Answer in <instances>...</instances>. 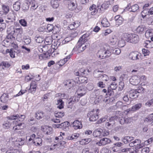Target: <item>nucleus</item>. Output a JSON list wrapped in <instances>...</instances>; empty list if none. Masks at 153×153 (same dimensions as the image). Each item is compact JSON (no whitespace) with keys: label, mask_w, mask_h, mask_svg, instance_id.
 Returning <instances> with one entry per match:
<instances>
[{"label":"nucleus","mask_w":153,"mask_h":153,"mask_svg":"<svg viewBox=\"0 0 153 153\" xmlns=\"http://www.w3.org/2000/svg\"><path fill=\"white\" fill-rule=\"evenodd\" d=\"M134 138L131 136H126L123 139V141L125 143H127L134 140Z\"/></svg>","instance_id":"28"},{"label":"nucleus","mask_w":153,"mask_h":153,"mask_svg":"<svg viewBox=\"0 0 153 153\" xmlns=\"http://www.w3.org/2000/svg\"><path fill=\"white\" fill-rule=\"evenodd\" d=\"M109 87H110V88L112 89L115 90L117 88V85L115 82H113L111 83V85L109 86Z\"/></svg>","instance_id":"63"},{"label":"nucleus","mask_w":153,"mask_h":153,"mask_svg":"<svg viewBox=\"0 0 153 153\" xmlns=\"http://www.w3.org/2000/svg\"><path fill=\"white\" fill-rule=\"evenodd\" d=\"M13 15L14 14L13 13H9L6 18V22L7 23L9 22H13Z\"/></svg>","instance_id":"38"},{"label":"nucleus","mask_w":153,"mask_h":153,"mask_svg":"<svg viewBox=\"0 0 153 153\" xmlns=\"http://www.w3.org/2000/svg\"><path fill=\"white\" fill-rule=\"evenodd\" d=\"M147 22L149 25H153V16H151L148 18Z\"/></svg>","instance_id":"52"},{"label":"nucleus","mask_w":153,"mask_h":153,"mask_svg":"<svg viewBox=\"0 0 153 153\" xmlns=\"http://www.w3.org/2000/svg\"><path fill=\"white\" fill-rule=\"evenodd\" d=\"M79 98L78 97L76 96H74L73 97L72 100L70 101L69 103L73 104L74 102H77L79 100Z\"/></svg>","instance_id":"49"},{"label":"nucleus","mask_w":153,"mask_h":153,"mask_svg":"<svg viewBox=\"0 0 153 153\" xmlns=\"http://www.w3.org/2000/svg\"><path fill=\"white\" fill-rule=\"evenodd\" d=\"M13 124L14 126L13 127V129L14 131L19 129H23L25 128L26 127V125L25 123L19 122L18 120L14 121Z\"/></svg>","instance_id":"3"},{"label":"nucleus","mask_w":153,"mask_h":153,"mask_svg":"<svg viewBox=\"0 0 153 153\" xmlns=\"http://www.w3.org/2000/svg\"><path fill=\"white\" fill-rule=\"evenodd\" d=\"M111 142V140L108 138H104L100 140L99 141L96 143L97 145L99 146H103L108 143H109Z\"/></svg>","instance_id":"8"},{"label":"nucleus","mask_w":153,"mask_h":153,"mask_svg":"<svg viewBox=\"0 0 153 153\" xmlns=\"http://www.w3.org/2000/svg\"><path fill=\"white\" fill-rule=\"evenodd\" d=\"M139 9V7L137 4L133 5L131 7L130 11L135 12L137 11Z\"/></svg>","instance_id":"47"},{"label":"nucleus","mask_w":153,"mask_h":153,"mask_svg":"<svg viewBox=\"0 0 153 153\" xmlns=\"http://www.w3.org/2000/svg\"><path fill=\"white\" fill-rule=\"evenodd\" d=\"M99 109H93L88 113V117L89 118L90 121H94L98 118Z\"/></svg>","instance_id":"2"},{"label":"nucleus","mask_w":153,"mask_h":153,"mask_svg":"<svg viewBox=\"0 0 153 153\" xmlns=\"http://www.w3.org/2000/svg\"><path fill=\"white\" fill-rule=\"evenodd\" d=\"M113 89H112L110 88V87H108L107 90V92L106 94L107 95L111 96L112 94H113Z\"/></svg>","instance_id":"56"},{"label":"nucleus","mask_w":153,"mask_h":153,"mask_svg":"<svg viewBox=\"0 0 153 153\" xmlns=\"http://www.w3.org/2000/svg\"><path fill=\"white\" fill-rule=\"evenodd\" d=\"M89 10L91 11V14L92 15H95L97 12V10L96 8V6L94 4H93L89 8Z\"/></svg>","instance_id":"27"},{"label":"nucleus","mask_w":153,"mask_h":153,"mask_svg":"<svg viewBox=\"0 0 153 153\" xmlns=\"http://www.w3.org/2000/svg\"><path fill=\"white\" fill-rule=\"evenodd\" d=\"M44 116V113L41 111H38L35 114V117L37 119L39 120Z\"/></svg>","instance_id":"36"},{"label":"nucleus","mask_w":153,"mask_h":153,"mask_svg":"<svg viewBox=\"0 0 153 153\" xmlns=\"http://www.w3.org/2000/svg\"><path fill=\"white\" fill-rule=\"evenodd\" d=\"M138 95L139 94L135 89H131L129 92V96L130 98H137Z\"/></svg>","instance_id":"17"},{"label":"nucleus","mask_w":153,"mask_h":153,"mask_svg":"<svg viewBox=\"0 0 153 153\" xmlns=\"http://www.w3.org/2000/svg\"><path fill=\"white\" fill-rule=\"evenodd\" d=\"M123 18H120L119 19L116 21V25L119 26L123 23Z\"/></svg>","instance_id":"58"},{"label":"nucleus","mask_w":153,"mask_h":153,"mask_svg":"<svg viewBox=\"0 0 153 153\" xmlns=\"http://www.w3.org/2000/svg\"><path fill=\"white\" fill-rule=\"evenodd\" d=\"M145 36L147 38L153 36V30L150 29L147 30L145 32Z\"/></svg>","instance_id":"31"},{"label":"nucleus","mask_w":153,"mask_h":153,"mask_svg":"<svg viewBox=\"0 0 153 153\" xmlns=\"http://www.w3.org/2000/svg\"><path fill=\"white\" fill-rule=\"evenodd\" d=\"M19 22L20 24L23 27H26L27 26V22L24 19H21L19 21Z\"/></svg>","instance_id":"55"},{"label":"nucleus","mask_w":153,"mask_h":153,"mask_svg":"<svg viewBox=\"0 0 153 153\" xmlns=\"http://www.w3.org/2000/svg\"><path fill=\"white\" fill-rule=\"evenodd\" d=\"M53 28V25L51 24H48L47 27V29L48 32H51Z\"/></svg>","instance_id":"62"},{"label":"nucleus","mask_w":153,"mask_h":153,"mask_svg":"<svg viewBox=\"0 0 153 153\" xmlns=\"http://www.w3.org/2000/svg\"><path fill=\"white\" fill-rule=\"evenodd\" d=\"M142 51L144 56L148 55L150 53V51L149 50L145 48L142 49Z\"/></svg>","instance_id":"61"},{"label":"nucleus","mask_w":153,"mask_h":153,"mask_svg":"<svg viewBox=\"0 0 153 153\" xmlns=\"http://www.w3.org/2000/svg\"><path fill=\"white\" fill-rule=\"evenodd\" d=\"M52 39L51 36H48L45 38V42L46 45H50L52 43Z\"/></svg>","instance_id":"42"},{"label":"nucleus","mask_w":153,"mask_h":153,"mask_svg":"<svg viewBox=\"0 0 153 153\" xmlns=\"http://www.w3.org/2000/svg\"><path fill=\"white\" fill-rule=\"evenodd\" d=\"M21 4L19 1H17L13 4V7L14 10L18 11L20 8Z\"/></svg>","instance_id":"34"},{"label":"nucleus","mask_w":153,"mask_h":153,"mask_svg":"<svg viewBox=\"0 0 153 153\" xmlns=\"http://www.w3.org/2000/svg\"><path fill=\"white\" fill-rule=\"evenodd\" d=\"M36 82L35 81L32 82L30 84V88L29 89V92L32 94L34 93L36 90Z\"/></svg>","instance_id":"15"},{"label":"nucleus","mask_w":153,"mask_h":153,"mask_svg":"<svg viewBox=\"0 0 153 153\" xmlns=\"http://www.w3.org/2000/svg\"><path fill=\"white\" fill-rule=\"evenodd\" d=\"M75 84V82L73 80H69L68 81L65 85L68 87H71L73 86Z\"/></svg>","instance_id":"45"},{"label":"nucleus","mask_w":153,"mask_h":153,"mask_svg":"<svg viewBox=\"0 0 153 153\" xmlns=\"http://www.w3.org/2000/svg\"><path fill=\"white\" fill-rule=\"evenodd\" d=\"M100 153H110L111 151L106 148H103L100 151Z\"/></svg>","instance_id":"54"},{"label":"nucleus","mask_w":153,"mask_h":153,"mask_svg":"<svg viewBox=\"0 0 153 153\" xmlns=\"http://www.w3.org/2000/svg\"><path fill=\"white\" fill-rule=\"evenodd\" d=\"M25 142V139L24 138H18L13 143L14 146L19 147V146L23 145Z\"/></svg>","instance_id":"11"},{"label":"nucleus","mask_w":153,"mask_h":153,"mask_svg":"<svg viewBox=\"0 0 153 153\" xmlns=\"http://www.w3.org/2000/svg\"><path fill=\"white\" fill-rule=\"evenodd\" d=\"M2 9L3 11H0V15H1L4 13L5 14H6L9 11V7L7 6L2 5Z\"/></svg>","instance_id":"25"},{"label":"nucleus","mask_w":153,"mask_h":153,"mask_svg":"<svg viewBox=\"0 0 153 153\" xmlns=\"http://www.w3.org/2000/svg\"><path fill=\"white\" fill-rule=\"evenodd\" d=\"M108 116H105L104 117L101 118L97 121V123L98 124L101 123L105 121L108 119Z\"/></svg>","instance_id":"57"},{"label":"nucleus","mask_w":153,"mask_h":153,"mask_svg":"<svg viewBox=\"0 0 153 153\" xmlns=\"http://www.w3.org/2000/svg\"><path fill=\"white\" fill-rule=\"evenodd\" d=\"M65 135V133L60 132L59 136H58V137H55L56 140L58 141H59L60 140H63L64 139V136Z\"/></svg>","instance_id":"41"},{"label":"nucleus","mask_w":153,"mask_h":153,"mask_svg":"<svg viewBox=\"0 0 153 153\" xmlns=\"http://www.w3.org/2000/svg\"><path fill=\"white\" fill-rule=\"evenodd\" d=\"M135 90H137V92L139 94V93L144 92V89L141 86H139L137 89H135Z\"/></svg>","instance_id":"60"},{"label":"nucleus","mask_w":153,"mask_h":153,"mask_svg":"<svg viewBox=\"0 0 153 153\" xmlns=\"http://www.w3.org/2000/svg\"><path fill=\"white\" fill-rule=\"evenodd\" d=\"M100 72L99 71H95L94 73V76L97 78L100 77L103 80L108 81V76L105 74H99V73Z\"/></svg>","instance_id":"10"},{"label":"nucleus","mask_w":153,"mask_h":153,"mask_svg":"<svg viewBox=\"0 0 153 153\" xmlns=\"http://www.w3.org/2000/svg\"><path fill=\"white\" fill-rule=\"evenodd\" d=\"M125 118V123L128 124L132 122L133 119L132 117H126Z\"/></svg>","instance_id":"59"},{"label":"nucleus","mask_w":153,"mask_h":153,"mask_svg":"<svg viewBox=\"0 0 153 153\" xmlns=\"http://www.w3.org/2000/svg\"><path fill=\"white\" fill-rule=\"evenodd\" d=\"M142 105L140 103L137 104L133 106L131 108V111H135L141 108Z\"/></svg>","instance_id":"43"},{"label":"nucleus","mask_w":153,"mask_h":153,"mask_svg":"<svg viewBox=\"0 0 153 153\" xmlns=\"http://www.w3.org/2000/svg\"><path fill=\"white\" fill-rule=\"evenodd\" d=\"M76 7L77 4L73 2H71L68 4V7L69 10L71 11L75 10V12L77 13L79 11L76 9Z\"/></svg>","instance_id":"16"},{"label":"nucleus","mask_w":153,"mask_h":153,"mask_svg":"<svg viewBox=\"0 0 153 153\" xmlns=\"http://www.w3.org/2000/svg\"><path fill=\"white\" fill-rule=\"evenodd\" d=\"M109 132L108 130L104 129L102 130V137L103 136H106L109 135Z\"/></svg>","instance_id":"53"},{"label":"nucleus","mask_w":153,"mask_h":153,"mask_svg":"<svg viewBox=\"0 0 153 153\" xmlns=\"http://www.w3.org/2000/svg\"><path fill=\"white\" fill-rule=\"evenodd\" d=\"M56 104L58 105L57 108L60 109H61L64 108V102L62 99H59L58 100Z\"/></svg>","instance_id":"35"},{"label":"nucleus","mask_w":153,"mask_h":153,"mask_svg":"<svg viewBox=\"0 0 153 153\" xmlns=\"http://www.w3.org/2000/svg\"><path fill=\"white\" fill-rule=\"evenodd\" d=\"M102 130L101 128L97 129L93 132V135L95 137H102Z\"/></svg>","instance_id":"18"},{"label":"nucleus","mask_w":153,"mask_h":153,"mask_svg":"<svg viewBox=\"0 0 153 153\" xmlns=\"http://www.w3.org/2000/svg\"><path fill=\"white\" fill-rule=\"evenodd\" d=\"M90 138L82 139L80 141V143L82 145H85L91 141Z\"/></svg>","instance_id":"44"},{"label":"nucleus","mask_w":153,"mask_h":153,"mask_svg":"<svg viewBox=\"0 0 153 153\" xmlns=\"http://www.w3.org/2000/svg\"><path fill=\"white\" fill-rule=\"evenodd\" d=\"M70 125V123L67 122H65L61 124V126L62 127V129L65 131H68L69 130V126Z\"/></svg>","instance_id":"26"},{"label":"nucleus","mask_w":153,"mask_h":153,"mask_svg":"<svg viewBox=\"0 0 153 153\" xmlns=\"http://www.w3.org/2000/svg\"><path fill=\"white\" fill-rule=\"evenodd\" d=\"M25 118V116L24 115L19 114L11 115L7 117V118L9 120H16L18 119L17 120H18L19 122H20L23 121Z\"/></svg>","instance_id":"6"},{"label":"nucleus","mask_w":153,"mask_h":153,"mask_svg":"<svg viewBox=\"0 0 153 153\" xmlns=\"http://www.w3.org/2000/svg\"><path fill=\"white\" fill-rule=\"evenodd\" d=\"M65 114L63 112H58L55 114V116L56 118H61Z\"/></svg>","instance_id":"50"},{"label":"nucleus","mask_w":153,"mask_h":153,"mask_svg":"<svg viewBox=\"0 0 153 153\" xmlns=\"http://www.w3.org/2000/svg\"><path fill=\"white\" fill-rule=\"evenodd\" d=\"M79 25V23L76 24L75 22H73L72 24L69 26V28L70 29H73L74 28H76Z\"/></svg>","instance_id":"48"},{"label":"nucleus","mask_w":153,"mask_h":153,"mask_svg":"<svg viewBox=\"0 0 153 153\" xmlns=\"http://www.w3.org/2000/svg\"><path fill=\"white\" fill-rule=\"evenodd\" d=\"M87 39H84L82 37H81L77 43L76 46L77 47H82V45L87 41Z\"/></svg>","instance_id":"21"},{"label":"nucleus","mask_w":153,"mask_h":153,"mask_svg":"<svg viewBox=\"0 0 153 153\" xmlns=\"http://www.w3.org/2000/svg\"><path fill=\"white\" fill-rule=\"evenodd\" d=\"M141 143V142L140 140L139 139H136L130 143L129 145L130 147L135 146L136 148V146H138L139 144L140 143Z\"/></svg>","instance_id":"30"},{"label":"nucleus","mask_w":153,"mask_h":153,"mask_svg":"<svg viewBox=\"0 0 153 153\" xmlns=\"http://www.w3.org/2000/svg\"><path fill=\"white\" fill-rule=\"evenodd\" d=\"M11 125L10 122L8 120L5 121L3 124V126L4 128H8Z\"/></svg>","instance_id":"51"},{"label":"nucleus","mask_w":153,"mask_h":153,"mask_svg":"<svg viewBox=\"0 0 153 153\" xmlns=\"http://www.w3.org/2000/svg\"><path fill=\"white\" fill-rule=\"evenodd\" d=\"M111 52L107 49L104 48L100 50L97 53V56L99 58L103 59L109 57L111 55Z\"/></svg>","instance_id":"1"},{"label":"nucleus","mask_w":153,"mask_h":153,"mask_svg":"<svg viewBox=\"0 0 153 153\" xmlns=\"http://www.w3.org/2000/svg\"><path fill=\"white\" fill-rule=\"evenodd\" d=\"M9 99V96L7 94L4 93L1 96L0 101L2 102L6 103Z\"/></svg>","instance_id":"22"},{"label":"nucleus","mask_w":153,"mask_h":153,"mask_svg":"<svg viewBox=\"0 0 153 153\" xmlns=\"http://www.w3.org/2000/svg\"><path fill=\"white\" fill-rule=\"evenodd\" d=\"M51 4L52 7L54 9H56L59 6V3L57 0H51Z\"/></svg>","instance_id":"29"},{"label":"nucleus","mask_w":153,"mask_h":153,"mask_svg":"<svg viewBox=\"0 0 153 153\" xmlns=\"http://www.w3.org/2000/svg\"><path fill=\"white\" fill-rule=\"evenodd\" d=\"M146 29V26L145 25H141L139 26L137 28L136 31L137 33H142Z\"/></svg>","instance_id":"23"},{"label":"nucleus","mask_w":153,"mask_h":153,"mask_svg":"<svg viewBox=\"0 0 153 153\" xmlns=\"http://www.w3.org/2000/svg\"><path fill=\"white\" fill-rule=\"evenodd\" d=\"M153 104V98L151 100H149L145 104L146 106L150 107Z\"/></svg>","instance_id":"64"},{"label":"nucleus","mask_w":153,"mask_h":153,"mask_svg":"<svg viewBox=\"0 0 153 153\" xmlns=\"http://www.w3.org/2000/svg\"><path fill=\"white\" fill-rule=\"evenodd\" d=\"M125 41L122 39V38H121L119 39V42L118 43V45L120 47H124L125 45Z\"/></svg>","instance_id":"40"},{"label":"nucleus","mask_w":153,"mask_h":153,"mask_svg":"<svg viewBox=\"0 0 153 153\" xmlns=\"http://www.w3.org/2000/svg\"><path fill=\"white\" fill-rule=\"evenodd\" d=\"M117 118V116H113L109 118V121L106 123L105 126L107 128L111 129L114 127L115 123V120Z\"/></svg>","instance_id":"4"},{"label":"nucleus","mask_w":153,"mask_h":153,"mask_svg":"<svg viewBox=\"0 0 153 153\" xmlns=\"http://www.w3.org/2000/svg\"><path fill=\"white\" fill-rule=\"evenodd\" d=\"M19 150L13 149L12 147L9 148L6 152V153H20Z\"/></svg>","instance_id":"32"},{"label":"nucleus","mask_w":153,"mask_h":153,"mask_svg":"<svg viewBox=\"0 0 153 153\" xmlns=\"http://www.w3.org/2000/svg\"><path fill=\"white\" fill-rule=\"evenodd\" d=\"M71 126L75 130L81 129L82 127L81 123L78 120L74 121L72 124Z\"/></svg>","instance_id":"12"},{"label":"nucleus","mask_w":153,"mask_h":153,"mask_svg":"<svg viewBox=\"0 0 153 153\" xmlns=\"http://www.w3.org/2000/svg\"><path fill=\"white\" fill-rule=\"evenodd\" d=\"M87 47V45H85L84 47H83L81 48V47H74V49L76 50L79 53L82 52L84 50H85Z\"/></svg>","instance_id":"46"},{"label":"nucleus","mask_w":153,"mask_h":153,"mask_svg":"<svg viewBox=\"0 0 153 153\" xmlns=\"http://www.w3.org/2000/svg\"><path fill=\"white\" fill-rule=\"evenodd\" d=\"M110 2L109 1H105L101 5L100 7L99 8L101 11H103L107 9L110 5Z\"/></svg>","instance_id":"19"},{"label":"nucleus","mask_w":153,"mask_h":153,"mask_svg":"<svg viewBox=\"0 0 153 153\" xmlns=\"http://www.w3.org/2000/svg\"><path fill=\"white\" fill-rule=\"evenodd\" d=\"M78 79L79 83H86L87 82V79L85 77L79 76L78 77Z\"/></svg>","instance_id":"33"},{"label":"nucleus","mask_w":153,"mask_h":153,"mask_svg":"<svg viewBox=\"0 0 153 153\" xmlns=\"http://www.w3.org/2000/svg\"><path fill=\"white\" fill-rule=\"evenodd\" d=\"M71 57V55H69L67 56L66 58L60 60L58 62V65L60 66H62Z\"/></svg>","instance_id":"24"},{"label":"nucleus","mask_w":153,"mask_h":153,"mask_svg":"<svg viewBox=\"0 0 153 153\" xmlns=\"http://www.w3.org/2000/svg\"><path fill=\"white\" fill-rule=\"evenodd\" d=\"M86 88L83 85L80 86L77 91V95L80 97H81L84 95L86 93Z\"/></svg>","instance_id":"9"},{"label":"nucleus","mask_w":153,"mask_h":153,"mask_svg":"<svg viewBox=\"0 0 153 153\" xmlns=\"http://www.w3.org/2000/svg\"><path fill=\"white\" fill-rule=\"evenodd\" d=\"M42 130L47 134H50L52 132V128L49 126H42Z\"/></svg>","instance_id":"13"},{"label":"nucleus","mask_w":153,"mask_h":153,"mask_svg":"<svg viewBox=\"0 0 153 153\" xmlns=\"http://www.w3.org/2000/svg\"><path fill=\"white\" fill-rule=\"evenodd\" d=\"M139 40V37L137 35L135 34H132L130 38L129 42L136 43L138 42Z\"/></svg>","instance_id":"14"},{"label":"nucleus","mask_w":153,"mask_h":153,"mask_svg":"<svg viewBox=\"0 0 153 153\" xmlns=\"http://www.w3.org/2000/svg\"><path fill=\"white\" fill-rule=\"evenodd\" d=\"M132 34H128V33H124L121 36L122 39L124 40L126 42H129L130 38L131 37Z\"/></svg>","instance_id":"20"},{"label":"nucleus","mask_w":153,"mask_h":153,"mask_svg":"<svg viewBox=\"0 0 153 153\" xmlns=\"http://www.w3.org/2000/svg\"><path fill=\"white\" fill-rule=\"evenodd\" d=\"M141 54L137 51L132 52L129 55L130 59L132 60H137L140 59Z\"/></svg>","instance_id":"5"},{"label":"nucleus","mask_w":153,"mask_h":153,"mask_svg":"<svg viewBox=\"0 0 153 153\" xmlns=\"http://www.w3.org/2000/svg\"><path fill=\"white\" fill-rule=\"evenodd\" d=\"M117 39L116 37L114 36L110 39V44L111 45L115 46L117 45Z\"/></svg>","instance_id":"39"},{"label":"nucleus","mask_w":153,"mask_h":153,"mask_svg":"<svg viewBox=\"0 0 153 153\" xmlns=\"http://www.w3.org/2000/svg\"><path fill=\"white\" fill-rule=\"evenodd\" d=\"M101 24L103 27H107L110 26V24L106 18H104L102 20Z\"/></svg>","instance_id":"37"},{"label":"nucleus","mask_w":153,"mask_h":153,"mask_svg":"<svg viewBox=\"0 0 153 153\" xmlns=\"http://www.w3.org/2000/svg\"><path fill=\"white\" fill-rule=\"evenodd\" d=\"M140 77L137 76H132L129 79V82L131 84L133 85H138L140 82Z\"/></svg>","instance_id":"7"}]
</instances>
